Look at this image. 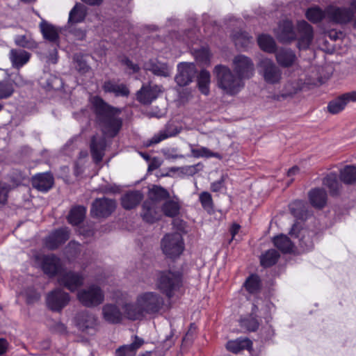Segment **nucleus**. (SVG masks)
<instances>
[{"label": "nucleus", "instance_id": "nucleus-1", "mask_svg": "<svg viewBox=\"0 0 356 356\" xmlns=\"http://www.w3.org/2000/svg\"><path fill=\"white\" fill-rule=\"evenodd\" d=\"M164 301L157 293L146 291L138 295L134 304L124 307V314L131 320L141 319L146 314H155L163 308Z\"/></svg>", "mask_w": 356, "mask_h": 356}, {"label": "nucleus", "instance_id": "nucleus-2", "mask_svg": "<svg viewBox=\"0 0 356 356\" xmlns=\"http://www.w3.org/2000/svg\"><path fill=\"white\" fill-rule=\"evenodd\" d=\"M306 17L313 23L318 22L324 18L339 24H346L353 20L356 27V0L350 2V9L330 6L323 11L318 7H312L307 10Z\"/></svg>", "mask_w": 356, "mask_h": 356}, {"label": "nucleus", "instance_id": "nucleus-3", "mask_svg": "<svg viewBox=\"0 0 356 356\" xmlns=\"http://www.w3.org/2000/svg\"><path fill=\"white\" fill-rule=\"evenodd\" d=\"M90 103L102 123L104 134L108 137L115 136L122 127V120L119 118L120 110L109 106L97 96L92 97Z\"/></svg>", "mask_w": 356, "mask_h": 356}, {"label": "nucleus", "instance_id": "nucleus-4", "mask_svg": "<svg viewBox=\"0 0 356 356\" xmlns=\"http://www.w3.org/2000/svg\"><path fill=\"white\" fill-rule=\"evenodd\" d=\"M297 33L293 30L292 22L284 20L280 22L275 30L277 38L282 42H289L298 37V47L300 49H307L313 39L312 27L305 21L302 20L297 24Z\"/></svg>", "mask_w": 356, "mask_h": 356}, {"label": "nucleus", "instance_id": "nucleus-5", "mask_svg": "<svg viewBox=\"0 0 356 356\" xmlns=\"http://www.w3.org/2000/svg\"><path fill=\"white\" fill-rule=\"evenodd\" d=\"M213 73L216 75L218 88L225 94L235 95L244 86L243 79L238 75L234 76L230 69L225 65L216 66Z\"/></svg>", "mask_w": 356, "mask_h": 356}, {"label": "nucleus", "instance_id": "nucleus-6", "mask_svg": "<svg viewBox=\"0 0 356 356\" xmlns=\"http://www.w3.org/2000/svg\"><path fill=\"white\" fill-rule=\"evenodd\" d=\"M157 288L168 298L177 295L181 286V275L179 273L171 271L161 274L156 282Z\"/></svg>", "mask_w": 356, "mask_h": 356}, {"label": "nucleus", "instance_id": "nucleus-7", "mask_svg": "<svg viewBox=\"0 0 356 356\" xmlns=\"http://www.w3.org/2000/svg\"><path fill=\"white\" fill-rule=\"evenodd\" d=\"M163 253L169 258L179 257L184 250L182 236L179 233L165 234L161 241Z\"/></svg>", "mask_w": 356, "mask_h": 356}, {"label": "nucleus", "instance_id": "nucleus-8", "mask_svg": "<svg viewBox=\"0 0 356 356\" xmlns=\"http://www.w3.org/2000/svg\"><path fill=\"white\" fill-rule=\"evenodd\" d=\"M261 68V74L264 81L268 84H276L282 79V71L275 64L268 58H263L259 63Z\"/></svg>", "mask_w": 356, "mask_h": 356}, {"label": "nucleus", "instance_id": "nucleus-9", "mask_svg": "<svg viewBox=\"0 0 356 356\" xmlns=\"http://www.w3.org/2000/svg\"><path fill=\"white\" fill-rule=\"evenodd\" d=\"M77 298L83 305L94 307L103 302L104 295L100 288L93 285L87 289L79 291Z\"/></svg>", "mask_w": 356, "mask_h": 356}, {"label": "nucleus", "instance_id": "nucleus-10", "mask_svg": "<svg viewBox=\"0 0 356 356\" xmlns=\"http://www.w3.org/2000/svg\"><path fill=\"white\" fill-rule=\"evenodd\" d=\"M233 67L236 74L243 79L251 78L254 72L253 63L243 55H238L234 58Z\"/></svg>", "mask_w": 356, "mask_h": 356}, {"label": "nucleus", "instance_id": "nucleus-11", "mask_svg": "<svg viewBox=\"0 0 356 356\" xmlns=\"http://www.w3.org/2000/svg\"><path fill=\"white\" fill-rule=\"evenodd\" d=\"M74 323L79 330L88 334H92L97 326L96 317L88 312L79 313L74 318Z\"/></svg>", "mask_w": 356, "mask_h": 356}, {"label": "nucleus", "instance_id": "nucleus-12", "mask_svg": "<svg viewBox=\"0 0 356 356\" xmlns=\"http://www.w3.org/2000/svg\"><path fill=\"white\" fill-rule=\"evenodd\" d=\"M115 202L107 198L97 199L92 204L91 214L95 217H106L115 209Z\"/></svg>", "mask_w": 356, "mask_h": 356}, {"label": "nucleus", "instance_id": "nucleus-13", "mask_svg": "<svg viewBox=\"0 0 356 356\" xmlns=\"http://www.w3.org/2000/svg\"><path fill=\"white\" fill-rule=\"evenodd\" d=\"M47 305L53 311H60L70 301L69 295L60 289L49 293L47 296Z\"/></svg>", "mask_w": 356, "mask_h": 356}, {"label": "nucleus", "instance_id": "nucleus-14", "mask_svg": "<svg viewBox=\"0 0 356 356\" xmlns=\"http://www.w3.org/2000/svg\"><path fill=\"white\" fill-rule=\"evenodd\" d=\"M356 102V91L345 93L330 101L327 105V111L332 114H337L342 111L350 102Z\"/></svg>", "mask_w": 356, "mask_h": 356}, {"label": "nucleus", "instance_id": "nucleus-15", "mask_svg": "<svg viewBox=\"0 0 356 356\" xmlns=\"http://www.w3.org/2000/svg\"><path fill=\"white\" fill-rule=\"evenodd\" d=\"M36 261L45 274L52 276L58 272L59 259L54 255L37 257Z\"/></svg>", "mask_w": 356, "mask_h": 356}, {"label": "nucleus", "instance_id": "nucleus-16", "mask_svg": "<svg viewBox=\"0 0 356 356\" xmlns=\"http://www.w3.org/2000/svg\"><path fill=\"white\" fill-rule=\"evenodd\" d=\"M195 73V66L192 63H180L175 81L179 86H184L192 81Z\"/></svg>", "mask_w": 356, "mask_h": 356}, {"label": "nucleus", "instance_id": "nucleus-17", "mask_svg": "<svg viewBox=\"0 0 356 356\" xmlns=\"http://www.w3.org/2000/svg\"><path fill=\"white\" fill-rule=\"evenodd\" d=\"M141 215L144 220L151 223L160 220L162 216L161 209L152 200H146L143 203Z\"/></svg>", "mask_w": 356, "mask_h": 356}, {"label": "nucleus", "instance_id": "nucleus-18", "mask_svg": "<svg viewBox=\"0 0 356 356\" xmlns=\"http://www.w3.org/2000/svg\"><path fill=\"white\" fill-rule=\"evenodd\" d=\"M161 92H162V89L159 86H143L137 92V99L142 104H148L154 100Z\"/></svg>", "mask_w": 356, "mask_h": 356}, {"label": "nucleus", "instance_id": "nucleus-19", "mask_svg": "<svg viewBox=\"0 0 356 356\" xmlns=\"http://www.w3.org/2000/svg\"><path fill=\"white\" fill-rule=\"evenodd\" d=\"M69 238L67 228H62L52 232L46 239V246L49 249H55L65 243Z\"/></svg>", "mask_w": 356, "mask_h": 356}, {"label": "nucleus", "instance_id": "nucleus-20", "mask_svg": "<svg viewBox=\"0 0 356 356\" xmlns=\"http://www.w3.org/2000/svg\"><path fill=\"white\" fill-rule=\"evenodd\" d=\"M83 278L79 274L74 273H67L60 275L58 282L61 285H64L71 291L76 290L79 286L82 285Z\"/></svg>", "mask_w": 356, "mask_h": 356}, {"label": "nucleus", "instance_id": "nucleus-21", "mask_svg": "<svg viewBox=\"0 0 356 356\" xmlns=\"http://www.w3.org/2000/svg\"><path fill=\"white\" fill-rule=\"evenodd\" d=\"M31 54L20 49H13L10 51L9 58L13 67L20 68L26 65L31 58Z\"/></svg>", "mask_w": 356, "mask_h": 356}, {"label": "nucleus", "instance_id": "nucleus-22", "mask_svg": "<svg viewBox=\"0 0 356 356\" xmlns=\"http://www.w3.org/2000/svg\"><path fill=\"white\" fill-rule=\"evenodd\" d=\"M54 184V178L49 172L35 175L33 178V186L40 191H47Z\"/></svg>", "mask_w": 356, "mask_h": 356}, {"label": "nucleus", "instance_id": "nucleus-23", "mask_svg": "<svg viewBox=\"0 0 356 356\" xmlns=\"http://www.w3.org/2000/svg\"><path fill=\"white\" fill-rule=\"evenodd\" d=\"M181 131V129L176 126L169 124L164 130L161 131L157 134L154 135L150 140L147 142L146 146H149L152 144H156L161 141L176 136Z\"/></svg>", "mask_w": 356, "mask_h": 356}, {"label": "nucleus", "instance_id": "nucleus-24", "mask_svg": "<svg viewBox=\"0 0 356 356\" xmlns=\"http://www.w3.org/2000/svg\"><path fill=\"white\" fill-rule=\"evenodd\" d=\"M181 204L177 197L166 200L161 207V212L165 216L175 217L179 213Z\"/></svg>", "mask_w": 356, "mask_h": 356}, {"label": "nucleus", "instance_id": "nucleus-25", "mask_svg": "<svg viewBox=\"0 0 356 356\" xmlns=\"http://www.w3.org/2000/svg\"><path fill=\"white\" fill-rule=\"evenodd\" d=\"M305 85V82L302 79H291L284 85L282 96L289 97L297 94L301 91Z\"/></svg>", "mask_w": 356, "mask_h": 356}, {"label": "nucleus", "instance_id": "nucleus-26", "mask_svg": "<svg viewBox=\"0 0 356 356\" xmlns=\"http://www.w3.org/2000/svg\"><path fill=\"white\" fill-rule=\"evenodd\" d=\"M86 15V10L84 6L76 3L70 10L68 18V26L70 27L73 24L82 22Z\"/></svg>", "mask_w": 356, "mask_h": 356}, {"label": "nucleus", "instance_id": "nucleus-27", "mask_svg": "<svg viewBox=\"0 0 356 356\" xmlns=\"http://www.w3.org/2000/svg\"><path fill=\"white\" fill-rule=\"evenodd\" d=\"M145 68L157 76H168L170 74V68L166 64L160 63L157 60H149L145 64Z\"/></svg>", "mask_w": 356, "mask_h": 356}, {"label": "nucleus", "instance_id": "nucleus-28", "mask_svg": "<svg viewBox=\"0 0 356 356\" xmlns=\"http://www.w3.org/2000/svg\"><path fill=\"white\" fill-rule=\"evenodd\" d=\"M143 343V339L135 337V340L131 344L121 346L116 350V356H135L136 350Z\"/></svg>", "mask_w": 356, "mask_h": 356}, {"label": "nucleus", "instance_id": "nucleus-29", "mask_svg": "<svg viewBox=\"0 0 356 356\" xmlns=\"http://www.w3.org/2000/svg\"><path fill=\"white\" fill-rule=\"evenodd\" d=\"M103 317L109 323H116L120 321L122 314L116 306L106 305L103 307Z\"/></svg>", "mask_w": 356, "mask_h": 356}, {"label": "nucleus", "instance_id": "nucleus-30", "mask_svg": "<svg viewBox=\"0 0 356 356\" xmlns=\"http://www.w3.org/2000/svg\"><path fill=\"white\" fill-rule=\"evenodd\" d=\"M103 89L106 92H112L115 96H127L129 94V90L125 85L112 81H106L103 85Z\"/></svg>", "mask_w": 356, "mask_h": 356}, {"label": "nucleus", "instance_id": "nucleus-31", "mask_svg": "<svg viewBox=\"0 0 356 356\" xmlns=\"http://www.w3.org/2000/svg\"><path fill=\"white\" fill-rule=\"evenodd\" d=\"M277 63L283 67H289L294 63L296 56L290 49H280L276 54Z\"/></svg>", "mask_w": 356, "mask_h": 356}, {"label": "nucleus", "instance_id": "nucleus-32", "mask_svg": "<svg viewBox=\"0 0 356 356\" xmlns=\"http://www.w3.org/2000/svg\"><path fill=\"white\" fill-rule=\"evenodd\" d=\"M191 152L195 158H217L218 159H222V156L218 152H213L206 147L198 146L195 147L193 145H190Z\"/></svg>", "mask_w": 356, "mask_h": 356}, {"label": "nucleus", "instance_id": "nucleus-33", "mask_svg": "<svg viewBox=\"0 0 356 356\" xmlns=\"http://www.w3.org/2000/svg\"><path fill=\"white\" fill-rule=\"evenodd\" d=\"M142 198V193L139 191L127 193L122 197V205L126 209H131L136 207Z\"/></svg>", "mask_w": 356, "mask_h": 356}, {"label": "nucleus", "instance_id": "nucleus-34", "mask_svg": "<svg viewBox=\"0 0 356 356\" xmlns=\"http://www.w3.org/2000/svg\"><path fill=\"white\" fill-rule=\"evenodd\" d=\"M289 234L291 236L300 238L301 245L303 247V245L305 244L307 250L312 248V243L310 239L309 238H306L305 234H307V230L302 229L299 223H295L293 225Z\"/></svg>", "mask_w": 356, "mask_h": 356}, {"label": "nucleus", "instance_id": "nucleus-35", "mask_svg": "<svg viewBox=\"0 0 356 356\" xmlns=\"http://www.w3.org/2000/svg\"><path fill=\"white\" fill-rule=\"evenodd\" d=\"M252 342L247 338H239L227 342L226 347L229 351L236 353L243 349H250Z\"/></svg>", "mask_w": 356, "mask_h": 356}, {"label": "nucleus", "instance_id": "nucleus-36", "mask_svg": "<svg viewBox=\"0 0 356 356\" xmlns=\"http://www.w3.org/2000/svg\"><path fill=\"white\" fill-rule=\"evenodd\" d=\"M273 243L276 248L284 253L291 252L293 250V243L286 235L280 234L274 237Z\"/></svg>", "mask_w": 356, "mask_h": 356}, {"label": "nucleus", "instance_id": "nucleus-37", "mask_svg": "<svg viewBox=\"0 0 356 356\" xmlns=\"http://www.w3.org/2000/svg\"><path fill=\"white\" fill-rule=\"evenodd\" d=\"M309 197L311 204L317 208L323 207L326 202V193L323 189H314L310 191Z\"/></svg>", "mask_w": 356, "mask_h": 356}, {"label": "nucleus", "instance_id": "nucleus-38", "mask_svg": "<svg viewBox=\"0 0 356 356\" xmlns=\"http://www.w3.org/2000/svg\"><path fill=\"white\" fill-rule=\"evenodd\" d=\"M210 83V73L205 70H202L197 76V86L200 91L202 94L205 95H209Z\"/></svg>", "mask_w": 356, "mask_h": 356}, {"label": "nucleus", "instance_id": "nucleus-39", "mask_svg": "<svg viewBox=\"0 0 356 356\" xmlns=\"http://www.w3.org/2000/svg\"><path fill=\"white\" fill-rule=\"evenodd\" d=\"M40 29L43 37L45 39L51 42L57 41L58 38V31L55 26L42 21L40 24Z\"/></svg>", "mask_w": 356, "mask_h": 356}, {"label": "nucleus", "instance_id": "nucleus-40", "mask_svg": "<svg viewBox=\"0 0 356 356\" xmlns=\"http://www.w3.org/2000/svg\"><path fill=\"white\" fill-rule=\"evenodd\" d=\"M14 40L16 45L24 48L33 49L38 47L37 42L30 34L16 35Z\"/></svg>", "mask_w": 356, "mask_h": 356}, {"label": "nucleus", "instance_id": "nucleus-41", "mask_svg": "<svg viewBox=\"0 0 356 356\" xmlns=\"http://www.w3.org/2000/svg\"><path fill=\"white\" fill-rule=\"evenodd\" d=\"M340 179L345 184H350L356 181V167L346 165L340 171Z\"/></svg>", "mask_w": 356, "mask_h": 356}, {"label": "nucleus", "instance_id": "nucleus-42", "mask_svg": "<svg viewBox=\"0 0 356 356\" xmlns=\"http://www.w3.org/2000/svg\"><path fill=\"white\" fill-rule=\"evenodd\" d=\"M86 211V208L81 206L73 208L68 216V222L74 225H78L83 220Z\"/></svg>", "mask_w": 356, "mask_h": 356}, {"label": "nucleus", "instance_id": "nucleus-43", "mask_svg": "<svg viewBox=\"0 0 356 356\" xmlns=\"http://www.w3.org/2000/svg\"><path fill=\"white\" fill-rule=\"evenodd\" d=\"M258 44L260 48L266 52L272 53L275 50V42L268 35H261L258 37Z\"/></svg>", "mask_w": 356, "mask_h": 356}, {"label": "nucleus", "instance_id": "nucleus-44", "mask_svg": "<svg viewBox=\"0 0 356 356\" xmlns=\"http://www.w3.org/2000/svg\"><path fill=\"white\" fill-rule=\"evenodd\" d=\"M104 141L102 140L100 142L97 143L96 139L94 137L92 139L91 142V153L93 157V159L96 163H98L102 161L103 157V151L104 148Z\"/></svg>", "mask_w": 356, "mask_h": 356}, {"label": "nucleus", "instance_id": "nucleus-45", "mask_svg": "<svg viewBox=\"0 0 356 356\" xmlns=\"http://www.w3.org/2000/svg\"><path fill=\"white\" fill-rule=\"evenodd\" d=\"M169 193L163 188L159 186H154L149 189L148 200H152L156 203V201L168 198Z\"/></svg>", "mask_w": 356, "mask_h": 356}, {"label": "nucleus", "instance_id": "nucleus-46", "mask_svg": "<svg viewBox=\"0 0 356 356\" xmlns=\"http://www.w3.org/2000/svg\"><path fill=\"white\" fill-rule=\"evenodd\" d=\"M279 257V254L275 250H269L265 254H262L260 258L261 266L268 267L276 263Z\"/></svg>", "mask_w": 356, "mask_h": 356}, {"label": "nucleus", "instance_id": "nucleus-47", "mask_svg": "<svg viewBox=\"0 0 356 356\" xmlns=\"http://www.w3.org/2000/svg\"><path fill=\"white\" fill-rule=\"evenodd\" d=\"M260 286V280L257 275H252L246 280L245 287L251 293H256Z\"/></svg>", "mask_w": 356, "mask_h": 356}, {"label": "nucleus", "instance_id": "nucleus-48", "mask_svg": "<svg viewBox=\"0 0 356 356\" xmlns=\"http://www.w3.org/2000/svg\"><path fill=\"white\" fill-rule=\"evenodd\" d=\"M13 92V84L10 81H0V99L10 97Z\"/></svg>", "mask_w": 356, "mask_h": 356}, {"label": "nucleus", "instance_id": "nucleus-49", "mask_svg": "<svg viewBox=\"0 0 356 356\" xmlns=\"http://www.w3.org/2000/svg\"><path fill=\"white\" fill-rule=\"evenodd\" d=\"M195 58L197 62L207 65L210 63L211 54L207 48L203 47L195 51Z\"/></svg>", "mask_w": 356, "mask_h": 356}, {"label": "nucleus", "instance_id": "nucleus-50", "mask_svg": "<svg viewBox=\"0 0 356 356\" xmlns=\"http://www.w3.org/2000/svg\"><path fill=\"white\" fill-rule=\"evenodd\" d=\"M234 40L236 46L241 47H247L252 41L248 33L241 32L238 35H234Z\"/></svg>", "mask_w": 356, "mask_h": 356}, {"label": "nucleus", "instance_id": "nucleus-51", "mask_svg": "<svg viewBox=\"0 0 356 356\" xmlns=\"http://www.w3.org/2000/svg\"><path fill=\"white\" fill-rule=\"evenodd\" d=\"M323 184L327 186L332 191L334 192L338 188L337 175L335 173H330L323 180Z\"/></svg>", "mask_w": 356, "mask_h": 356}, {"label": "nucleus", "instance_id": "nucleus-52", "mask_svg": "<svg viewBox=\"0 0 356 356\" xmlns=\"http://www.w3.org/2000/svg\"><path fill=\"white\" fill-rule=\"evenodd\" d=\"M240 323L241 327L245 328L248 331H254L259 325L257 319L252 316L249 318L241 319Z\"/></svg>", "mask_w": 356, "mask_h": 356}, {"label": "nucleus", "instance_id": "nucleus-53", "mask_svg": "<svg viewBox=\"0 0 356 356\" xmlns=\"http://www.w3.org/2000/svg\"><path fill=\"white\" fill-rule=\"evenodd\" d=\"M200 202L204 209H211L213 207V200L210 193L202 192L199 195Z\"/></svg>", "mask_w": 356, "mask_h": 356}, {"label": "nucleus", "instance_id": "nucleus-54", "mask_svg": "<svg viewBox=\"0 0 356 356\" xmlns=\"http://www.w3.org/2000/svg\"><path fill=\"white\" fill-rule=\"evenodd\" d=\"M8 187L2 183H0V205L4 204L7 202Z\"/></svg>", "mask_w": 356, "mask_h": 356}, {"label": "nucleus", "instance_id": "nucleus-55", "mask_svg": "<svg viewBox=\"0 0 356 356\" xmlns=\"http://www.w3.org/2000/svg\"><path fill=\"white\" fill-rule=\"evenodd\" d=\"M75 62L76 63V68L81 72L84 73L88 70V66L85 60L79 59L78 57L76 58Z\"/></svg>", "mask_w": 356, "mask_h": 356}, {"label": "nucleus", "instance_id": "nucleus-56", "mask_svg": "<svg viewBox=\"0 0 356 356\" xmlns=\"http://www.w3.org/2000/svg\"><path fill=\"white\" fill-rule=\"evenodd\" d=\"M197 167L195 165H189V166H185L182 167L181 169V173L192 175L195 174L197 171Z\"/></svg>", "mask_w": 356, "mask_h": 356}, {"label": "nucleus", "instance_id": "nucleus-57", "mask_svg": "<svg viewBox=\"0 0 356 356\" xmlns=\"http://www.w3.org/2000/svg\"><path fill=\"white\" fill-rule=\"evenodd\" d=\"M303 206V202L300 200H296L290 204V209L291 212L295 216H298L299 213L296 211L295 207H302Z\"/></svg>", "mask_w": 356, "mask_h": 356}, {"label": "nucleus", "instance_id": "nucleus-58", "mask_svg": "<svg viewBox=\"0 0 356 356\" xmlns=\"http://www.w3.org/2000/svg\"><path fill=\"white\" fill-rule=\"evenodd\" d=\"M222 182H223L222 180H220V181H215V182L212 183L211 186V190L214 192L220 191L223 187Z\"/></svg>", "mask_w": 356, "mask_h": 356}, {"label": "nucleus", "instance_id": "nucleus-59", "mask_svg": "<svg viewBox=\"0 0 356 356\" xmlns=\"http://www.w3.org/2000/svg\"><path fill=\"white\" fill-rule=\"evenodd\" d=\"M241 229V226L238 224L234 223L230 228V233L232 235V240H233L235 236L238 233Z\"/></svg>", "mask_w": 356, "mask_h": 356}, {"label": "nucleus", "instance_id": "nucleus-60", "mask_svg": "<svg viewBox=\"0 0 356 356\" xmlns=\"http://www.w3.org/2000/svg\"><path fill=\"white\" fill-rule=\"evenodd\" d=\"M8 348V342L4 339H0V355L4 354Z\"/></svg>", "mask_w": 356, "mask_h": 356}, {"label": "nucleus", "instance_id": "nucleus-61", "mask_svg": "<svg viewBox=\"0 0 356 356\" xmlns=\"http://www.w3.org/2000/svg\"><path fill=\"white\" fill-rule=\"evenodd\" d=\"M124 64L127 66L128 68L132 70L133 72H136L138 70V67L137 65L133 64L129 60L125 59L124 60Z\"/></svg>", "mask_w": 356, "mask_h": 356}, {"label": "nucleus", "instance_id": "nucleus-62", "mask_svg": "<svg viewBox=\"0 0 356 356\" xmlns=\"http://www.w3.org/2000/svg\"><path fill=\"white\" fill-rule=\"evenodd\" d=\"M300 172V169L297 166H293L288 170V177H293L298 175Z\"/></svg>", "mask_w": 356, "mask_h": 356}, {"label": "nucleus", "instance_id": "nucleus-63", "mask_svg": "<svg viewBox=\"0 0 356 356\" xmlns=\"http://www.w3.org/2000/svg\"><path fill=\"white\" fill-rule=\"evenodd\" d=\"M40 298V295L38 293H35L33 297L27 296L28 302H33L34 300H38Z\"/></svg>", "mask_w": 356, "mask_h": 356}, {"label": "nucleus", "instance_id": "nucleus-64", "mask_svg": "<svg viewBox=\"0 0 356 356\" xmlns=\"http://www.w3.org/2000/svg\"><path fill=\"white\" fill-rule=\"evenodd\" d=\"M48 59L51 63H56L57 62V51L55 50L54 54Z\"/></svg>", "mask_w": 356, "mask_h": 356}]
</instances>
